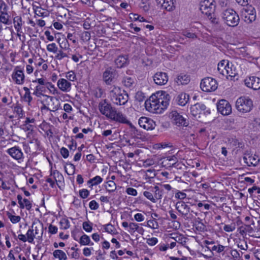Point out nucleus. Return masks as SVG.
<instances>
[{
	"label": "nucleus",
	"mask_w": 260,
	"mask_h": 260,
	"mask_svg": "<svg viewBox=\"0 0 260 260\" xmlns=\"http://www.w3.org/2000/svg\"><path fill=\"white\" fill-rule=\"evenodd\" d=\"M109 96L112 102L117 105H124L128 100V95L120 87L113 85L110 88Z\"/></svg>",
	"instance_id": "nucleus-1"
},
{
	"label": "nucleus",
	"mask_w": 260,
	"mask_h": 260,
	"mask_svg": "<svg viewBox=\"0 0 260 260\" xmlns=\"http://www.w3.org/2000/svg\"><path fill=\"white\" fill-rule=\"evenodd\" d=\"M215 2L214 0H204L201 2L200 10L203 14H205L211 22L218 24V19L215 17Z\"/></svg>",
	"instance_id": "nucleus-2"
},
{
	"label": "nucleus",
	"mask_w": 260,
	"mask_h": 260,
	"mask_svg": "<svg viewBox=\"0 0 260 260\" xmlns=\"http://www.w3.org/2000/svg\"><path fill=\"white\" fill-rule=\"evenodd\" d=\"M221 17L224 23L229 26L235 27L239 23V16L233 9L228 8L223 10Z\"/></svg>",
	"instance_id": "nucleus-3"
},
{
	"label": "nucleus",
	"mask_w": 260,
	"mask_h": 260,
	"mask_svg": "<svg viewBox=\"0 0 260 260\" xmlns=\"http://www.w3.org/2000/svg\"><path fill=\"white\" fill-rule=\"evenodd\" d=\"M237 109L242 113L250 112L253 107V102L248 97L241 96L238 99L236 103Z\"/></svg>",
	"instance_id": "nucleus-4"
},
{
	"label": "nucleus",
	"mask_w": 260,
	"mask_h": 260,
	"mask_svg": "<svg viewBox=\"0 0 260 260\" xmlns=\"http://www.w3.org/2000/svg\"><path fill=\"white\" fill-rule=\"evenodd\" d=\"M200 86L203 91L211 92L217 88L218 84L215 79L211 77H206L202 80Z\"/></svg>",
	"instance_id": "nucleus-5"
},
{
	"label": "nucleus",
	"mask_w": 260,
	"mask_h": 260,
	"mask_svg": "<svg viewBox=\"0 0 260 260\" xmlns=\"http://www.w3.org/2000/svg\"><path fill=\"white\" fill-rule=\"evenodd\" d=\"M157 96L155 95L151 96L149 100L145 102L146 109L151 112H160L161 105L157 102Z\"/></svg>",
	"instance_id": "nucleus-6"
},
{
	"label": "nucleus",
	"mask_w": 260,
	"mask_h": 260,
	"mask_svg": "<svg viewBox=\"0 0 260 260\" xmlns=\"http://www.w3.org/2000/svg\"><path fill=\"white\" fill-rule=\"evenodd\" d=\"M170 116L174 123L178 126H187L189 124V120L186 118L187 116L184 117L176 111H173Z\"/></svg>",
	"instance_id": "nucleus-7"
},
{
	"label": "nucleus",
	"mask_w": 260,
	"mask_h": 260,
	"mask_svg": "<svg viewBox=\"0 0 260 260\" xmlns=\"http://www.w3.org/2000/svg\"><path fill=\"white\" fill-rule=\"evenodd\" d=\"M115 109L112 107L110 103L107 102L106 99L102 100L99 104V110L100 112L109 118Z\"/></svg>",
	"instance_id": "nucleus-8"
},
{
	"label": "nucleus",
	"mask_w": 260,
	"mask_h": 260,
	"mask_svg": "<svg viewBox=\"0 0 260 260\" xmlns=\"http://www.w3.org/2000/svg\"><path fill=\"white\" fill-rule=\"evenodd\" d=\"M244 21L247 23H251L255 20L256 13L255 9L251 6H248L243 11Z\"/></svg>",
	"instance_id": "nucleus-9"
},
{
	"label": "nucleus",
	"mask_w": 260,
	"mask_h": 260,
	"mask_svg": "<svg viewBox=\"0 0 260 260\" xmlns=\"http://www.w3.org/2000/svg\"><path fill=\"white\" fill-rule=\"evenodd\" d=\"M217 110L223 115H228L232 112V107L230 103L225 100H221L217 104Z\"/></svg>",
	"instance_id": "nucleus-10"
},
{
	"label": "nucleus",
	"mask_w": 260,
	"mask_h": 260,
	"mask_svg": "<svg viewBox=\"0 0 260 260\" xmlns=\"http://www.w3.org/2000/svg\"><path fill=\"white\" fill-rule=\"evenodd\" d=\"M117 73L116 70L111 68H108L103 73V79L107 85H110L115 78Z\"/></svg>",
	"instance_id": "nucleus-11"
},
{
	"label": "nucleus",
	"mask_w": 260,
	"mask_h": 260,
	"mask_svg": "<svg viewBox=\"0 0 260 260\" xmlns=\"http://www.w3.org/2000/svg\"><path fill=\"white\" fill-rule=\"evenodd\" d=\"M138 123L140 127L146 130H152L155 126V122L151 119L142 117L139 119Z\"/></svg>",
	"instance_id": "nucleus-12"
},
{
	"label": "nucleus",
	"mask_w": 260,
	"mask_h": 260,
	"mask_svg": "<svg viewBox=\"0 0 260 260\" xmlns=\"http://www.w3.org/2000/svg\"><path fill=\"white\" fill-rule=\"evenodd\" d=\"M245 85L254 90L260 88V78L255 76L247 78L244 80Z\"/></svg>",
	"instance_id": "nucleus-13"
},
{
	"label": "nucleus",
	"mask_w": 260,
	"mask_h": 260,
	"mask_svg": "<svg viewBox=\"0 0 260 260\" xmlns=\"http://www.w3.org/2000/svg\"><path fill=\"white\" fill-rule=\"evenodd\" d=\"M153 78L154 83L158 85H165L168 81L167 74L162 72L156 73Z\"/></svg>",
	"instance_id": "nucleus-14"
},
{
	"label": "nucleus",
	"mask_w": 260,
	"mask_h": 260,
	"mask_svg": "<svg viewBox=\"0 0 260 260\" xmlns=\"http://www.w3.org/2000/svg\"><path fill=\"white\" fill-rule=\"evenodd\" d=\"M13 80L17 84H22L24 81V75L22 70L19 69V67H16L12 75Z\"/></svg>",
	"instance_id": "nucleus-15"
},
{
	"label": "nucleus",
	"mask_w": 260,
	"mask_h": 260,
	"mask_svg": "<svg viewBox=\"0 0 260 260\" xmlns=\"http://www.w3.org/2000/svg\"><path fill=\"white\" fill-rule=\"evenodd\" d=\"M109 118L120 123L126 124L129 123V120L126 119V117L122 113L117 112L116 109L113 111Z\"/></svg>",
	"instance_id": "nucleus-16"
},
{
	"label": "nucleus",
	"mask_w": 260,
	"mask_h": 260,
	"mask_svg": "<svg viewBox=\"0 0 260 260\" xmlns=\"http://www.w3.org/2000/svg\"><path fill=\"white\" fill-rule=\"evenodd\" d=\"M157 102L161 105V110L165 109L169 104L170 96L165 91H162L159 97H157Z\"/></svg>",
	"instance_id": "nucleus-17"
},
{
	"label": "nucleus",
	"mask_w": 260,
	"mask_h": 260,
	"mask_svg": "<svg viewBox=\"0 0 260 260\" xmlns=\"http://www.w3.org/2000/svg\"><path fill=\"white\" fill-rule=\"evenodd\" d=\"M7 152L16 160L21 159L23 157V153L21 150L17 146H14L7 150Z\"/></svg>",
	"instance_id": "nucleus-18"
},
{
	"label": "nucleus",
	"mask_w": 260,
	"mask_h": 260,
	"mask_svg": "<svg viewBox=\"0 0 260 260\" xmlns=\"http://www.w3.org/2000/svg\"><path fill=\"white\" fill-rule=\"evenodd\" d=\"M176 209L184 217H186L190 211L189 207L184 202L182 201L177 202L176 204Z\"/></svg>",
	"instance_id": "nucleus-19"
},
{
	"label": "nucleus",
	"mask_w": 260,
	"mask_h": 260,
	"mask_svg": "<svg viewBox=\"0 0 260 260\" xmlns=\"http://www.w3.org/2000/svg\"><path fill=\"white\" fill-rule=\"evenodd\" d=\"M206 108V106L202 103H197L190 107V113L193 116L196 117L200 114Z\"/></svg>",
	"instance_id": "nucleus-20"
},
{
	"label": "nucleus",
	"mask_w": 260,
	"mask_h": 260,
	"mask_svg": "<svg viewBox=\"0 0 260 260\" xmlns=\"http://www.w3.org/2000/svg\"><path fill=\"white\" fill-rule=\"evenodd\" d=\"M157 4L161 5L162 8L168 11H172L175 9L173 0H156Z\"/></svg>",
	"instance_id": "nucleus-21"
},
{
	"label": "nucleus",
	"mask_w": 260,
	"mask_h": 260,
	"mask_svg": "<svg viewBox=\"0 0 260 260\" xmlns=\"http://www.w3.org/2000/svg\"><path fill=\"white\" fill-rule=\"evenodd\" d=\"M115 63L118 68H123L128 64L127 56L125 55H119L115 60Z\"/></svg>",
	"instance_id": "nucleus-22"
},
{
	"label": "nucleus",
	"mask_w": 260,
	"mask_h": 260,
	"mask_svg": "<svg viewBox=\"0 0 260 260\" xmlns=\"http://www.w3.org/2000/svg\"><path fill=\"white\" fill-rule=\"evenodd\" d=\"M176 101L180 106H185L189 101V95L185 93H181L176 97Z\"/></svg>",
	"instance_id": "nucleus-23"
},
{
	"label": "nucleus",
	"mask_w": 260,
	"mask_h": 260,
	"mask_svg": "<svg viewBox=\"0 0 260 260\" xmlns=\"http://www.w3.org/2000/svg\"><path fill=\"white\" fill-rule=\"evenodd\" d=\"M177 161V158L175 155H173L165 158L162 161V164L165 167L168 166V167H172L174 166Z\"/></svg>",
	"instance_id": "nucleus-24"
},
{
	"label": "nucleus",
	"mask_w": 260,
	"mask_h": 260,
	"mask_svg": "<svg viewBox=\"0 0 260 260\" xmlns=\"http://www.w3.org/2000/svg\"><path fill=\"white\" fill-rule=\"evenodd\" d=\"M57 85L63 91H67L70 89L71 84L64 79H60L58 81Z\"/></svg>",
	"instance_id": "nucleus-25"
},
{
	"label": "nucleus",
	"mask_w": 260,
	"mask_h": 260,
	"mask_svg": "<svg viewBox=\"0 0 260 260\" xmlns=\"http://www.w3.org/2000/svg\"><path fill=\"white\" fill-rule=\"evenodd\" d=\"M175 81L178 85H185L190 82V77L186 74H181L178 75Z\"/></svg>",
	"instance_id": "nucleus-26"
},
{
	"label": "nucleus",
	"mask_w": 260,
	"mask_h": 260,
	"mask_svg": "<svg viewBox=\"0 0 260 260\" xmlns=\"http://www.w3.org/2000/svg\"><path fill=\"white\" fill-rule=\"evenodd\" d=\"M122 83L126 88H131L135 84V79L129 76L124 77L122 80Z\"/></svg>",
	"instance_id": "nucleus-27"
},
{
	"label": "nucleus",
	"mask_w": 260,
	"mask_h": 260,
	"mask_svg": "<svg viewBox=\"0 0 260 260\" xmlns=\"http://www.w3.org/2000/svg\"><path fill=\"white\" fill-rule=\"evenodd\" d=\"M14 26L17 32H20L22 25V20L20 16H15L13 18Z\"/></svg>",
	"instance_id": "nucleus-28"
},
{
	"label": "nucleus",
	"mask_w": 260,
	"mask_h": 260,
	"mask_svg": "<svg viewBox=\"0 0 260 260\" xmlns=\"http://www.w3.org/2000/svg\"><path fill=\"white\" fill-rule=\"evenodd\" d=\"M10 18V15L9 14L8 12L0 14V23L9 25L11 24Z\"/></svg>",
	"instance_id": "nucleus-29"
},
{
	"label": "nucleus",
	"mask_w": 260,
	"mask_h": 260,
	"mask_svg": "<svg viewBox=\"0 0 260 260\" xmlns=\"http://www.w3.org/2000/svg\"><path fill=\"white\" fill-rule=\"evenodd\" d=\"M64 169L66 172L69 175H72L75 173V166L70 162H67L65 163Z\"/></svg>",
	"instance_id": "nucleus-30"
},
{
	"label": "nucleus",
	"mask_w": 260,
	"mask_h": 260,
	"mask_svg": "<svg viewBox=\"0 0 260 260\" xmlns=\"http://www.w3.org/2000/svg\"><path fill=\"white\" fill-rule=\"evenodd\" d=\"M81 245H88L91 244L93 245L92 242L91 243V240L89 237L85 234L83 235L80 238L79 241Z\"/></svg>",
	"instance_id": "nucleus-31"
},
{
	"label": "nucleus",
	"mask_w": 260,
	"mask_h": 260,
	"mask_svg": "<svg viewBox=\"0 0 260 260\" xmlns=\"http://www.w3.org/2000/svg\"><path fill=\"white\" fill-rule=\"evenodd\" d=\"M53 256L59 260H66L67 259L66 253L61 250H55L53 253Z\"/></svg>",
	"instance_id": "nucleus-32"
},
{
	"label": "nucleus",
	"mask_w": 260,
	"mask_h": 260,
	"mask_svg": "<svg viewBox=\"0 0 260 260\" xmlns=\"http://www.w3.org/2000/svg\"><path fill=\"white\" fill-rule=\"evenodd\" d=\"M229 62L228 60H222L220 61L218 64L217 70L222 75L223 71L225 70L227 67L229 65Z\"/></svg>",
	"instance_id": "nucleus-33"
},
{
	"label": "nucleus",
	"mask_w": 260,
	"mask_h": 260,
	"mask_svg": "<svg viewBox=\"0 0 260 260\" xmlns=\"http://www.w3.org/2000/svg\"><path fill=\"white\" fill-rule=\"evenodd\" d=\"M222 75L228 77L230 76L231 77H234L236 75L235 69L233 70L232 66L230 67V64L225 69V71H222Z\"/></svg>",
	"instance_id": "nucleus-34"
},
{
	"label": "nucleus",
	"mask_w": 260,
	"mask_h": 260,
	"mask_svg": "<svg viewBox=\"0 0 260 260\" xmlns=\"http://www.w3.org/2000/svg\"><path fill=\"white\" fill-rule=\"evenodd\" d=\"M42 96L43 99L41 102L42 104L49 105L50 102H53L54 99L53 97L45 94H42Z\"/></svg>",
	"instance_id": "nucleus-35"
},
{
	"label": "nucleus",
	"mask_w": 260,
	"mask_h": 260,
	"mask_svg": "<svg viewBox=\"0 0 260 260\" xmlns=\"http://www.w3.org/2000/svg\"><path fill=\"white\" fill-rule=\"evenodd\" d=\"M108 185L106 186V190L109 192L114 191L116 189V184L113 181H109L107 182Z\"/></svg>",
	"instance_id": "nucleus-36"
},
{
	"label": "nucleus",
	"mask_w": 260,
	"mask_h": 260,
	"mask_svg": "<svg viewBox=\"0 0 260 260\" xmlns=\"http://www.w3.org/2000/svg\"><path fill=\"white\" fill-rule=\"evenodd\" d=\"M140 7L145 12L148 11L149 10V0H141Z\"/></svg>",
	"instance_id": "nucleus-37"
},
{
	"label": "nucleus",
	"mask_w": 260,
	"mask_h": 260,
	"mask_svg": "<svg viewBox=\"0 0 260 260\" xmlns=\"http://www.w3.org/2000/svg\"><path fill=\"white\" fill-rule=\"evenodd\" d=\"M9 7L3 0H0V14L8 12Z\"/></svg>",
	"instance_id": "nucleus-38"
},
{
	"label": "nucleus",
	"mask_w": 260,
	"mask_h": 260,
	"mask_svg": "<svg viewBox=\"0 0 260 260\" xmlns=\"http://www.w3.org/2000/svg\"><path fill=\"white\" fill-rule=\"evenodd\" d=\"M93 93L95 98H100L102 96L104 91L102 88L97 87L93 90Z\"/></svg>",
	"instance_id": "nucleus-39"
},
{
	"label": "nucleus",
	"mask_w": 260,
	"mask_h": 260,
	"mask_svg": "<svg viewBox=\"0 0 260 260\" xmlns=\"http://www.w3.org/2000/svg\"><path fill=\"white\" fill-rule=\"evenodd\" d=\"M7 215L13 223H16L20 220L21 218L19 216L13 215L9 212H8Z\"/></svg>",
	"instance_id": "nucleus-40"
},
{
	"label": "nucleus",
	"mask_w": 260,
	"mask_h": 260,
	"mask_svg": "<svg viewBox=\"0 0 260 260\" xmlns=\"http://www.w3.org/2000/svg\"><path fill=\"white\" fill-rule=\"evenodd\" d=\"M59 223L61 226V229L63 230H67L70 226L69 221L66 218L62 219L60 221Z\"/></svg>",
	"instance_id": "nucleus-41"
},
{
	"label": "nucleus",
	"mask_w": 260,
	"mask_h": 260,
	"mask_svg": "<svg viewBox=\"0 0 260 260\" xmlns=\"http://www.w3.org/2000/svg\"><path fill=\"white\" fill-rule=\"evenodd\" d=\"M27 239L28 242L32 243L34 241V239L35 237V235L34 234V230L33 229H29L26 233Z\"/></svg>",
	"instance_id": "nucleus-42"
},
{
	"label": "nucleus",
	"mask_w": 260,
	"mask_h": 260,
	"mask_svg": "<svg viewBox=\"0 0 260 260\" xmlns=\"http://www.w3.org/2000/svg\"><path fill=\"white\" fill-rule=\"evenodd\" d=\"M14 111L18 115L19 117H22L23 115V111L21 105L17 104L14 107Z\"/></svg>",
	"instance_id": "nucleus-43"
},
{
	"label": "nucleus",
	"mask_w": 260,
	"mask_h": 260,
	"mask_svg": "<svg viewBox=\"0 0 260 260\" xmlns=\"http://www.w3.org/2000/svg\"><path fill=\"white\" fill-rule=\"evenodd\" d=\"M248 159L250 161L251 165L253 166H256L259 161V159L258 158V156L255 155L253 156H249Z\"/></svg>",
	"instance_id": "nucleus-44"
},
{
	"label": "nucleus",
	"mask_w": 260,
	"mask_h": 260,
	"mask_svg": "<svg viewBox=\"0 0 260 260\" xmlns=\"http://www.w3.org/2000/svg\"><path fill=\"white\" fill-rule=\"evenodd\" d=\"M253 229L250 225H245L240 227V233H245L247 232L249 233H252Z\"/></svg>",
	"instance_id": "nucleus-45"
},
{
	"label": "nucleus",
	"mask_w": 260,
	"mask_h": 260,
	"mask_svg": "<svg viewBox=\"0 0 260 260\" xmlns=\"http://www.w3.org/2000/svg\"><path fill=\"white\" fill-rule=\"evenodd\" d=\"M47 50L50 52L56 53L58 51V48L56 45L53 43L47 46Z\"/></svg>",
	"instance_id": "nucleus-46"
},
{
	"label": "nucleus",
	"mask_w": 260,
	"mask_h": 260,
	"mask_svg": "<svg viewBox=\"0 0 260 260\" xmlns=\"http://www.w3.org/2000/svg\"><path fill=\"white\" fill-rule=\"evenodd\" d=\"M147 226L153 229H156L158 228L157 222L155 220H149L147 221Z\"/></svg>",
	"instance_id": "nucleus-47"
},
{
	"label": "nucleus",
	"mask_w": 260,
	"mask_h": 260,
	"mask_svg": "<svg viewBox=\"0 0 260 260\" xmlns=\"http://www.w3.org/2000/svg\"><path fill=\"white\" fill-rule=\"evenodd\" d=\"M143 194L147 199L150 200L153 203L156 202V200L151 192L145 191L143 192Z\"/></svg>",
	"instance_id": "nucleus-48"
},
{
	"label": "nucleus",
	"mask_w": 260,
	"mask_h": 260,
	"mask_svg": "<svg viewBox=\"0 0 260 260\" xmlns=\"http://www.w3.org/2000/svg\"><path fill=\"white\" fill-rule=\"evenodd\" d=\"M104 229L106 232L111 234H114L115 231V228L114 226L111 224H108L106 225Z\"/></svg>",
	"instance_id": "nucleus-49"
},
{
	"label": "nucleus",
	"mask_w": 260,
	"mask_h": 260,
	"mask_svg": "<svg viewBox=\"0 0 260 260\" xmlns=\"http://www.w3.org/2000/svg\"><path fill=\"white\" fill-rule=\"evenodd\" d=\"M92 223H89L87 221L83 223V229L87 232H90L92 230Z\"/></svg>",
	"instance_id": "nucleus-50"
},
{
	"label": "nucleus",
	"mask_w": 260,
	"mask_h": 260,
	"mask_svg": "<svg viewBox=\"0 0 260 260\" xmlns=\"http://www.w3.org/2000/svg\"><path fill=\"white\" fill-rule=\"evenodd\" d=\"M89 195V191L86 189H82L79 190V196L82 199L87 198Z\"/></svg>",
	"instance_id": "nucleus-51"
},
{
	"label": "nucleus",
	"mask_w": 260,
	"mask_h": 260,
	"mask_svg": "<svg viewBox=\"0 0 260 260\" xmlns=\"http://www.w3.org/2000/svg\"><path fill=\"white\" fill-rule=\"evenodd\" d=\"M68 57L67 53H64L62 50H59L58 52L55 55V58L58 60H61L64 57Z\"/></svg>",
	"instance_id": "nucleus-52"
},
{
	"label": "nucleus",
	"mask_w": 260,
	"mask_h": 260,
	"mask_svg": "<svg viewBox=\"0 0 260 260\" xmlns=\"http://www.w3.org/2000/svg\"><path fill=\"white\" fill-rule=\"evenodd\" d=\"M67 78L72 81H74L76 79L75 73L74 71H69L67 73L66 75Z\"/></svg>",
	"instance_id": "nucleus-53"
},
{
	"label": "nucleus",
	"mask_w": 260,
	"mask_h": 260,
	"mask_svg": "<svg viewBox=\"0 0 260 260\" xmlns=\"http://www.w3.org/2000/svg\"><path fill=\"white\" fill-rule=\"evenodd\" d=\"M90 33L88 31H84L81 34V39L83 41L87 42L89 41L90 39Z\"/></svg>",
	"instance_id": "nucleus-54"
},
{
	"label": "nucleus",
	"mask_w": 260,
	"mask_h": 260,
	"mask_svg": "<svg viewBox=\"0 0 260 260\" xmlns=\"http://www.w3.org/2000/svg\"><path fill=\"white\" fill-rule=\"evenodd\" d=\"M156 174L154 169H149L146 171V177L148 179L153 178L155 176Z\"/></svg>",
	"instance_id": "nucleus-55"
},
{
	"label": "nucleus",
	"mask_w": 260,
	"mask_h": 260,
	"mask_svg": "<svg viewBox=\"0 0 260 260\" xmlns=\"http://www.w3.org/2000/svg\"><path fill=\"white\" fill-rule=\"evenodd\" d=\"M22 129H23L24 131H32L34 128V125L30 124H27L25 123L23 125H21Z\"/></svg>",
	"instance_id": "nucleus-56"
},
{
	"label": "nucleus",
	"mask_w": 260,
	"mask_h": 260,
	"mask_svg": "<svg viewBox=\"0 0 260 260\" xmlns=\"http://www.w3.org/2000/svg\"><path fill=\"white\" fill-rule=\"evenodd\" d=\"M60 154H61L62 156L64 158H67L69 155V150L64 147H62L60 149Z\"/></svg>",
	"instance_id": "nucleus-57"
},
{
	"label": "nucleus",
	"mask_w": 260,
	"mask_h": 260,
	"mask_svg": "<svg viewBox=\"0 0 260 260\" xmlns=\"http://www.w3.org/2000/svg\"><path fill=\"white\" fill-rule=\"evenodd\" d=\"M92 180L93 182V183L91 184V186L93 185H96L100 183H101L103 181V179L99 176H96L92 178Z\"/></svg>",
	"instance_id": "nucleus-58"
},
{
	"label": "nucleus",
	"mask_w": 260,
	"mask_h": 260,
	"mask_svg": "<svg viewBox=\"0 0 260 260\" xmlns=\"http://www.w3.org/2000/svg\"><path fill=\"white\" fill-rule=\"evenodd\" d=\"M89 206L91 210H94L98 209L99 207L98 203L94 200H92L89 203Z\"/></svg>",
	"instance_id": "nucleus-59"
},
{
	"label": "nucleus",
	"mask_w": 260,
	"mask_h": 260,
	"mask_svg": "<svg viewBox=\"0 0 260 260\" xmlns=\"http://www.w3.org/2000/svg\"><path fill=\"white\" fill-rule=\"evenodd\" d=\"M60 47L61 48L64 50L70 49L69 44L67 40H64L61 43H59Z\"/></svg>",
	"instance_id": "nucleus-60"
},
{
	"label": "nucleus",
	"mask_w": 260,
	"mask_h": 260,
	"mask_svg": "<svg viewBox=\"0 0 260 260\" xmlns=\"http://www.w3.org/2000/svg\"><path fill=\"white\" fill-rule=\"evenodd\" d=\"M183 35L187 38L191 39H196L197 38V35L194 33H192L187 31H184L183 32Z\"/></svg>",
	"instance_id": "nucleus-61"
},
{
	"label": "nucleus",
	"mask_w": 260,
	"mask_h": 260,
	"mask_svg": "<svg viewBox=\"0 0 260 260\" xmlns=\"http://www.w3.org/2000/svg\"><path fill=\"white\" fill-rule=\"evenodd\" d=\"M126 192L128 194L132 195L133 196H136L137 194V190L132 187L127 188L126 190Z\"/></svg>",
	"instance_id": "nucleus-62"
},
{
	"label": "nucleus",
	"mask_w": 260,
	"mask_h": 260,
	"mask_svg": "<svg viewBox=\"0 0 260 260\" xmlns=\"http://www.w3.org/2000/svg\"><path fill=\"white\" fill-rule=\"evenodd\" d=\"M57 228L50 224L48 227V231L51 234H55L57 232Z\"/></svg>",
	"instance_id": "nucleus-63"
},
{
	"label": "nucleus",
	"mask_w": 260,
	"mask_h": 260,
	"mask_svg": "<svg viewBox=\"0 0 260 260\" xmlns=\"http://www.w3.org/2000/svg\"><path fill=\"white\" fill-rule=\"evenodd\" d=\"M157 241L158 240L156 238L153 237L148 239L147 240V243L149 245L153 246L157 243Z\"/></svg>",
	"instance_id": "nucleus-64"
}]
</instances>
